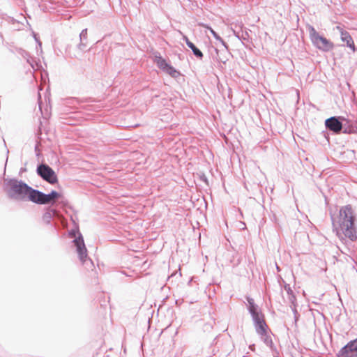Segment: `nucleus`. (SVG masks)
Wrapping results in <instances>:
<instances>
[{
	"label": "nucleus",
	"mask_w": 357,
	"mask_h": 357,
	"mask_svg": "<svg viewBox=\"0 0 357 357\" xmlns=\"http://www.w3.org/2000/svg\"><path fill=\"white\" fill-rule=\"evenodd\" d=\"M207 29L209 30L210 33L213 35V36L217 40H219L222 45L225 47L226 50H227V46L226 43L223 40V39L210 26H204Z\"/></svg>",
	"instance_id": "15"
},
{
	"label": "nucleus",
	"mask_w": 357,
	"mask_h": 357,
	"mask_svg": "<svg viewBox=\"0 0 357 357\" xmlns=\"http://www.w3.org/2000/svg\"><path fill=\"white\" fill-rule=\"evenodd\" d=\"M355 216L351 205L342 206L339 211L337 220L332 217L333 229L340 237L344 235L351 241L357 239V231L354 225Z\"/></svg>",
	"instance_id": "1"
},
{
	"label": "nucleus",
	"mask_w": 357,
	"mask_h": 357,
	"mask_svg": "<svg viewBox=\"0 0 357 357\" xmlns=\"http://www.w3.org/2000/svg\"><path fill=\"white\" fill-rule=\"evenodd\" d=\"M38 174L50 184H54L58 181L54 171L47 165L41 164L37 167Z\"/></svg>",
	"instance_id": "6"
},
{
	"label": "nucleus",
	"mask_w": 357,
	"mask_h": 357,
	"mask_svg": "<svg viewBox=\"0 0 357 357\" xmlns=\"http://www.w3.org/2000/svg\"><path fill=\"white\" fill-rule=\"evenodd\" d=\"M290 307H291V310H292V312H293V313L294 314L295 321L296 322L297 319H298V317L299 316L298 312V311L296 310L297 305H294H294H291Z\"/></svg>",
	"instance_id": "20"
},
{
	"label": "nucleus",
	"mask_w": 357,
	"mask_h": 357,
	"mask_svg": "<svg viewBox=\"0 0 357 357\" xmlns=\"http://www.w3.org/2000/svg\"><path fill=\"white\" fill-rule=\"evenodd\" d=\"M284 288L288 295H291L294 293L289 284H285Z\"/></svg>",
	"instance_id": "22"
},
{
	"label": "nucleus",
	"mask_w": 357,
	"mask_h": 357,
	"mask_svg": "<svg viewBox=\"0 0 357 357\" xmlns=\"http://www.w3.org/2000/svg\"><path fill=\"white\" fill-rule=\"evenodd\" d=\"M277 270L280 271V268L277 266Z\"/></svg>",
	"instance_id": "28"
},
{
	"label": "nucleus",
	"mask_w": 357,
	"mask_h": 357,
	"mask_svg": "<svg viewBox=\"0 0 357 357\" xmlns=\"http://www.w3.org/2000/svg\"><path fill=\"white\" fill-rule=\"evenodd\" d=\"M340 116H332L325 121V126L327 129L335 133H339L342 129V123Z\"/></svg>",
	"instance_id": "9"
},
{
	"label": "nucleus",
	"mask_w": 357,
	"mask_h": 357,
	"mask_svg": "<svg viewBox=\"0 0 357 357\" xmlns=\"http://www.w3.org/2000/svg\"><path fill=\"white\" fill-rule=\"evenodd\" d=\"M337 28L340 31L341 40L344 42H346L347 46L351 48L354 52L355 45L350 34L347 31H344L343 29L340 28V26H337Z\"/></svg>",
	"instance_id": "11"
},
{
	"label": "nucleus",
	"mask_w": 357,
	"mask_h": 357,
	"mask_svg": "<svg viewBox=\"0 0 357 357\" xmlns=\"http://www.w3.org/2000/svg\"><path fill=\"white\" fill-rule=\"evenodd\" d=\"M62 195L55 190H52L49 194H45L38 190L35 189L32 202L37 204H53L55 200L61 198Z\"/></svg>",
	"instance_id": "4"
},
{
	"label": "nucleus",
	"mask_w": 357,
	"mask_h": 357,
	"mask_svg": "<svg viewBox=\"0 0 357 357\" xmlns=\"http://www.w3.org/2000/svg\"><path fill=\"white\" fill-rule=\"evenodd\" d=\"M288 296H289L288 299L289 301V303H291V305H294V304L297 305L296 298L294 294L293 293L291 295H288Z\"/></svg>",
	"instance_id": "21"
},
{
	"label": "nucleus",
	"mask_w": 357,
	"mask_h": 357,
	"mask_svg": "<svg viewBox=\"0 0 357 357\" xmlns=\"http://www.w3.org/2000/svg\"><path fill=\"white\" fill-rule=\"evenodd\" d=\"M70 235L71 236H75V231H70Z\"/></svg>",
	"instance_id": "25"
},
{
	"label": "nucleus",
	"mask_w": 357,
	"mask_h": 357,
	"mask_svg": "<svg viewBox=\"0 0 357 357\" xmlns=\"http://www.w3.org/2000/svg\"><path fill=\"white\" fill-rule=\"evenodd\" d=\"M36 41L38 42V45H39L40 46H41V43H40L39 40H38L36 38Z\"/></svg>",
	"instance_id": "27"
},
{
	"label": "nucleus",
	"mask_w": 357,
	"mask_h": 357,
	"mask_svg": "<svg viewBox=\"0 0 357 357\" xmlns=\"http://www.w3.org/2000/svg\"><path fill=\"white\" fill-rule=\"evenodd\" d=\"M260 335L261 340L264 342V343L271 349L273 347V341L271 337L268 334L267 331H264V333H257Z\"/></svg>",
	"instance_id": "13"
},
{
	"label": "nucleus",
	"mask_w": 357,
	"mask_h": 357,
	"mask_svg": "<svg viewBox=\"0 0 357 357\" xmlns=\"http://www.w3.org/2000/svg\"><path fill=\"white\" fill-rule=\"evenodd\" d=\"M3 190L8 198L16 201L29 200L32 202L35 189L22 180L5 178Z\"/></svg>",
	"instance_id": "2"
},
{
	"label": "nucleus",
	"mask_w": 357,
	"mask_h": 357,
	"mask_svg": "<svg viewBox=\"0 0 357 357\" xmlns=\"http://www.w3.org/2000/svg\"><path fill=\"white\" fill-rule=\"evenodd\" d=\"M56 213L54 209L47 210L43 215V220L46 224H50L53 216Z\"/></svg>",
	"instance_id": "14"
},
{
	"label": "nucleus",
	"mask_w": 357,
	"mask_h": 357,
	"mask_svg": "<svg viewBox=\"0 0 357 357\" xmlns=\"http://www.w3.org/2000/svg\"><path fill=\"white\" fill-rule=\"evenodd\" d=\"M73 242L76 247V250L79 257V260L84 264L87 258V250L84 244V238L82 235L79 233V236L75 238Z\"/></svg>",
	"instance_id": "8"
},
{
	"label": "nucleus",
	"mask_w": 357,
	"mask_h": 357,
	"mask_svg": "<svg viewBox=\"0 0 357 357\" xmlns=\"http://www.w3.org/2000/svg\"><path fill=\"white\" fill-rule=\"evenodd\" d=\"M220 61L221 62H222L223 63H225V62H226V60H223V59H220Z\"/></svg>",
	"instance_id": "26"
},
{
	"label": "nucleus",
	"mask_w": 357,
	"mask_h": 357,
	"mask_svg": "<svg viewBox=\"0 0 357 357\" xmlns=\"http://www.w3.org/2000/svg\"><path fill=\"white\" fill-rule=\"evenodd\" d=\"M22 56L26 59V62L31 66V68L34 69V61L30 54L27 52L23 51Z\"/></svg>",
	"instance_id": "17"
},
{
	"label": "nucleus",
	"mask_w": 357,
	"mask_h": 357,
	"mask_svg": "<svg viewBox=\"0 0 357 357\" xmlns=\"http://www.w3.org/2000/svg\"><path fill=\"white\" fill-rule=\"evenodd\" d=\"M183 40L185 42L188 47L189 46L190 44L192 43V42L190 41L188 38L185 35H183Z\"/></svg>",
	"instance_id": "23"
},
{
	"label": "nucleus",
	"mask_w": 357,
	"mask_h": 357,
	"mask_svg": "<svg viewBox=\"0 0 357 357\" xmlns=\"http://www.w3.org/2000/svg\"><path fill=\"white\" fill-rule=\"evenodd\" d=\"M310 38L312 44L323 52H328L333 48V44L325 37L319 35L312 26H308Z\"/></svg>",
	"instance_id": "3"
},
{
	"label": "nucleus",
	"mask_w": 357,
	"mask_h": 357,
	"mask_svg": "<svg viewBox=\"0 0 357 357\" xmlns=\"http://www.w3.org/2000/svg\"><path fill=\"white\" fill-rule=\"evenodd\" d=\"M188 47L193 52V54L197 57L198 59H202L203 58V53L202 52V51L197 48L195 45L194 43H191L189 45Z\"/></svg>",
	"instance_id": "16"
},
{
	"label": "nucleus",
	"mask_w": 357,
	"mask_h": 357,
	"mask_svg": "<svg viewBox=\"0 0 357 357\" xmlns=\"http://www.w3.org/2000/svg\"><path fill=\"white\" fill-rule=\"evenodd\" d=\"M249 348H250V349H251L252 351H254V350H255V344L250 345V346H249Z\"/></svg>",
	"instance_id": "24"
},
{
	"label": "nucleus",
	"mask_w": 357,
	"mask_h": 357,
	"mask_svg": "<svg viewBox=\"0 0 357 357\" xmlns=\"http://www.w3.org/2000/svg\"><path fill=\"white\" fill-rule=\"evenodd\" d=\"M257 333H263L266 330L267 325L262 314L252 317Z\"/></svg>",
	"instance_id": "10"
},
{
	"label": "nucleus",
	"mask_w": 357,
	"mask_h": 357,
	"mask_svg": "<svg viewBox=\"0 0 357 357\" xmlns=\"http://www.w3.org/2000/svg\"><path fill=\"white\" fill-rule=\"evenodd\" d=\"M86 48V43L84 40H80V43L77 45V49L80 51H85Z\"/></svg>",
	"instance_id": "19"
},
{
	"label": "nucleus",
	"mask_w": 357,
	"mask_h": 357,
	"mask_svg": "<svg viewBox=\"0 0 357 357\" xmlns=\"http://www.w3.org/2000/svg\"><path fill=\"white\" fill-rule=\"evenodd\" d=\"M154 62L160 70L171 75L172 77H177L180 75L179 72L169 64L166 60L160 56L159 52L154 54Z\"/></svg>",
	"instance_id": "5"
},
{
	"label": "nucleus",
	"mask_w": 357,
	"mask_h": 357,
	"mask_svg": "<svg viewBox=\"0 0 357 357\" xmlns=\"http://www.w3.org/2000/svg\"><path fill=\"white\" fill-rule=\"evenodd\" d=\"M79 39H80V40L86 41V40H87V29H84L82 31V32L79 34Z\"/></svg>",
	"instance_id": "18"
},
{
	"label": "nucleus",
	"mask_w": 357,
	"mask_h": 357,
	"mask_svg": "<svg viewBox=\"0 0 357 357\" xmlns=\"http://www.w3.org/2000/svg\"><path fill=\"white\" fill-rule=\"evenodd\" d=\"M248 301V310L250 313L252 317H256L261 313L259 312V307L255 304L253 298L250 297H247Z\"/></svg>",
	"instance_id": "12"
},
{
	"label": "nucleus",
	"mask_w": 357,
	"mask_h": 357,
	"mask_svg": "<svg viewBox=\"0 0 357 357\" xmlns=\"http://www.w3.org/2000/svg\"><path fill=\"white\" fill-rule=\"evenodd\" d=\"M337 357H357V337L349 341L337 353Z\"/></svg>",
	"instance_id": "7"
}]
</instances>
